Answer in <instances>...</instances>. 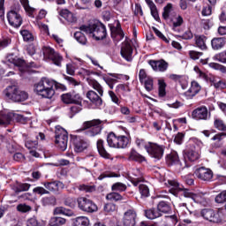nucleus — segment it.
<instances>
[{
  "instance_id": "f257e3e1",
  "label": "nucleus",
  "mask_w": 226,
  "mask_h": 226,
  "mask_svg": "<svg viewBox=\"0 0 226 226\" xmlns=\"http://www.w3.org/2000/svg\"><path fill=\"white\" fill-rule=\"evenodd\" d=\"M54 86H56V89L66 91V87H64V85L56 84V81L48 78H42L37 84H35L34 91L39 96L50 100V98L56 94Z\"/></svg>"
},
{
  "instance_id": "f03ea898",
  "label": "nucleus",
  "mask_w": 226,
  "mask_h": 226,
  "mask_svg": "<svg viewBox=\"0 0 226 226\" xmlns=\"http://www.w3.org/2000/svg\"><path fill=\"white\" fill-rule=\"evenodd\" d=\"M54 86H56V89L66 91V87H64V85L56 84V81L48 78H42L37 84H35L34 91L39 96L50 100V98L56 94Z\"/></svg>"
},
{
  "instance_id": "7ed1b4c3",
  "label": "nucleus",
  "mask_w": 226,
  "mask_h": 226,
  "mask_svg": "<svg viewBox=\"0 0 226 226\" xmlns=\"http://www.w3.org/2000/svg\"><path fill=\"white\" fill-rule=\"evenodd\" d=\"M107 143L109 147L126 149L132 144V137L129 132H126L125 135H117L111 132L107 136Z\"/></svg>"
},
{
  "instance_id": "20e7f679",
  "label": "nucleus",
  "mask_w": 226,
  "mask_h": 226,
  "mask_svg": "<svg viewBox=\"0 0 226 226\" xmlns=\"http://www.w3.org/2000/svg\"><path fill=\"white\" fill-rule=\"evenodd\" d=\"M80 31L90 34L92 38H94L97 41L100 40H105L107 38V27L102 22L94 23L92 25H82L79 27Z\"/></svg>"
},
{
  "instance_id": "39448f33",
  "label": "nucleus",
  "mask_w": 226,
  "mask_h": 226,
  "mask_svg": "<svg viewBox=\"0 0 226 226\" xmlns=\"http://www.w3.org/2000/svg\"><path fill=\"white\" fill-rule=\"evenodd\" d=\"M102 123L103 122L100 119L86 121L83 123L81 130L85 132V135L87 137H96V135H100L102 130H103Z\"/></svg>"
},
{
  "instance_id": "423d86ee",
  "label": "nucleus",
  "mask_w": 226,
  "mask_h": 226,
  "mask_svg": "<svg viewBox=\"0 0 226 226\" xmlns=\"http://www.w3.org/2000/svg\"><path fill=\"white\" fill-rule=\"evenodd\" d=\"M200 215L204 220L211 223H222L225 218V210L220 208L217 212L211 208H204L201 210Z\"/></svg>"
},
{
  "instance_id": "0eeeda50",
  "label": "nucleus",
  "mask_w": 226,
  "mask_h": 226,
  "mask_svg": "<svg viewBox=\"0 0 226 226\" xmlns=\"http://www.w3.org/2000/svg\"><path fill=\"white\" fill-rule=\"evenodd\" d=\"M4 94L12 102H26L29 98L27 92L19 89L16 86H10L4 91Z\"/></svg>"
},
{
  "instance_id": "6e6552de",
  "label": "nucleus",
  "mask_w": 226,
  "mask_h": 226,
  "mask_svg": "<svg viewBox=\"0 0 226 226\" xmlns=\"http://www.w3.org/2000/svg\"><path fill=\"white\" fill-rule=\"evenodd\" d=\"M55 144L60 151H66L68 147V132L62 127L56 128Z\"/></svg>"
},
{
  "instance_id": "1a4fd4ad",
  "label": "nucleus",
  "mask_w": 226,
  "mask_h": 226,
  "mask_svg": "<svg viewBox=\"0 0 226 226\" xmlns=\"http://www.w3.org/2000/svg\"><path fill=\"white\" fill-rule=\"evenodd\" d=\"M9 62L14 64V66H18L21 75H24L25 73H31V68H36V64H34V62L27 64L26 63V60L17 56H10Z\"/></svg>"
},
{
  "instance_id": "9d476101",
  "label": "nucleus",
  "mask_w": 226,
  "mask_h": 226,
  "mask_svg": "<svg viewBox=\"0 0 226 226\" xmlns=\"http://www.w3.org/2000/svg\"><path fill=\"white\" fill-rule=\"evenodd\" d=\"M15 119L17 123H26L27 118L23 115H19L17 113L10 112V113H0V126H8V124H11V121Z\"/></svg>"
},
{
  "instance_id": "9b49d317",
  "label": "nucleus",
  "mask_w": 226,
  "mask_h": 226,
  "mask_svg": "<svg viewBox=\"0 0 226 226\" xmlns=\"http://www.w3.org/2000/svg\"><path fill=\"white\" fill-rule=\"evenodd\" d=\"M77 202L79 209L84 213H96V211H98L96 203L86 197L78 198Z\"/></svg>"
},
{
  "instance_id": "f8f14e48",
  "label": "nucleus",
  "mask_w": 226,
  "mask_h": 226,
  "mask_svg": "<svg viewBox=\"0 0 226 226\" xmlns=\"http://www.w3.org/2000/svg\"><path fill=\"white\" fill-rule=\"evenodd\" d=\"M71 146H73L76 153H82L89 147V143L80 136L71 135Z\"/></svg>"
},
{
  "instance_id": "ddd939ff",
  "label": "nucleus",
  "mask_w": 226,
  "mask_h": 226,
  "mask_svg": "<svg viewBox=\"0 0 226 226\" xmlns=\"http://www.w3.org/2000/svg\"><path fill=\"white\" fill-rule=\"evenodd\" d=\"M42 53L44 57H48L50 59L54 64L56 66H61V63L63 61V56L59 55V53L56 52L54 49L45 46L42 48Z\"/></svg>"
},
{
  "instance_id": "4468645a",
  "label": "nucleus",
  "mask_w": 226,
  "mask_h": 226,
  "mask_svg": "<svg viewBox=\"0 0 226 226\" xmlns=\"http://www.w3.org/2000/svg\"><path fill=\"white\" fill-rule=\"evenodd\" d=\"M164 151L163 146H160L156 143L148 142V147H147V152L152 158H154V160H162Z\"/></svg>"
},
{
  "instance_id": "2eb2a0df",
  "label": "nucleus",
  "mask_w": 226,
  "mask_h": 226,
  "mask_svg": "<svg viewBox=\"0 0 226 226\" xmlns=\"http://www.w3.org/2000/svg\"><path fill=\"white\" fill-rule=\"evenodd\" d=\"M7 19L10 26L15 27V29H19V27H20V26H22V23L24 22V20L22 19V16L13 10H11L7 13Z\"/></svg>"
},
{
  "instance_id": "dca6fc26",
  "label": "nucleus",
  "mask_w": 226,
  "mask_h": 226,
  "mask_svg": "<svg viewBox=\"0 0 226 226\" xmlns=\"http://www.w3.org/2000/svg\"><path fill=\"white\" fill-rule=\"evenodd\" d=\"M192 117L196 121H207V119H209L210 117L209 111L207 110V107L200 106L196 108L192 112Z\"/></svg>"
},
{
  "instance_id": "f3484780",
  "label": "nucleus",
  "mask_w": 226,
  "mask_h": 226,
  "mask_svg": "<svg viewBox=\"0 0 226 226\" xmlns=\"http://www.w3.org/2000/svg\"><path fill=\"white\" fill-rule=\"evenodd\" d=\"M61 100L63 103L70 105L72 103H80L82 102V97H80V94L75 92H69L66 94H63L61 95Z\"/></svg>"
},
{
  "instance_id": "a211bd4d",
  "label": "nucleus",
  "mask_w": 226,
  "mask_h": 226,
  "mask_svg": "<svg viewBox=\"0 0 226 226\" xmlns=\"http://www.w3.org/2000/svg\"><path fill=\"white\" fill-rule=\"evenodd\" d=\"M137 212L133 209H129L124 214L123 225L135 226L137 225Z\"/></svg>"
},
{
  "instance_id": "6ab92c4d",
  "label": "nucleus",
  "mask_w": 226,
  "mask_h": 226,
  "mask_svg": "<svg viewBox=\"0 0 226 226\" xmlns=\"http://www.w3.org/2000/svg\"><path fill=\"white\" fill-rule=\"evenodd\" d=\"M194 176L201 181H211L213 179V171L209 169L201 167L194 171Z\"/></svg>"
},
{
  "instance_id": "aec40b11",
  "label": "nucleus",
  "mask_w": 226,
  "mask_h": 226,
  "mask_svg": "<svg viewBox=\"0 0 226 226\" xmlns=\"http://www.w3.org/2000/svg\"><path fill=\"white\" fill-rule=\"evenodd\" d=\"M129 181L133 185V186H139V183H144V176L139 169L132 170L128 174Z\"/></svg>"
},
{
  "instance_id": "412c9836",
  "label": "nucleus",
  "mask_w": 226,
  "mask_h": 226,
  "mask_svg": "<svg viewBox=\"0 0 226 226\" xmlns=\"http://www.w3.org/2000/svg\"><path fill=\"white\" fill-rule=\"evenodd\" d=\"M120 54L125 61H132V56L133 54V48H132V44L128 41L123 42Z\"/></svg>"
},
{
  "instance_id": "4be33fe9",
  "label": "nucleus",
  "mask_w": 226,
  "mask_h": 226,
  "mask_svg": "<svg viewBox=\"0 0 226 226\" xmlns=\"http://www.w3.org/2000/svg\"><path fill=\"white\" fill-rule=\"evenodd\" d=\"M148 64L154 72H167V68H169V63L165 60H149Z\"/></svg>"
},
{
  "instance_id": "5701e85b",
  "label": "nucleus",
  "mask_w": 226,
  "mask_h": 226,
  "mask_svg": "<svg viewBox=\"0 0 226 226\" xmlns=\"http://www.w3.org/2000/svg\"><path fill=\"white\" fill-rule=\"evenodd\" d=\"M166 185L170 188V193H172L175 197H177V195L183 192V185H179L176 180H168Z\"/></svg>"
},
{
  "instance_id": "b1692460",
  "label": "nucleus",
  "mask_w": 226,
  "mask_h": 226,
  "mask_svg": "<svg viewBox=\"0 0 226 226\" xmlns=\"http://www.w3.org/2000/svg\"><path fill=\"white\" fill-rule=\"evenodd\" d=\"M200 158V154H199V152L190 149L184 152V159H185V167H188V163L186 161L189 162H197Z\"/></svg>"
},
{
  "instance_id": "393cba45",
  "label": "nucleus",
  "mask_w": 226,
  "mask_h": 226,
  "mask_svg": "<svg viewBox=\"0 0 226 226\" xmlns=\"http://www.w3.org/2000/svg\"><path fill=\"white\" fill-rule=\"evenodd\" d=\"M144 216L147 218V220H156V218H162V214L160 210H158V207H150L144 210Z\"/></svg>"
},
{
  "instance_id": "a878e982",
  "label": "nucleus",
  "mask_w": 226,
  "mask_h": 226,
  "mask_svg": "<svg viewBox=\"0 0 226 226\" xmlns=\"http://www.w3.org/2000/svg\"><path fill=\"white\" fill-rule=\"evenodd\" d=\"M87 98L93 103V105H95V107H102L103 101L102 100V97L96 94V92L90 90L87 93Z\"/></svg>"
},
{
  "instance_id": "bb28decb",
  "label": "nucleus",
  "mask_w": 226,
  "mask_h": 226,
  "mask_svg": "<svg viewBox=\"0 0 226 226\" xmlns=\"http://www.w3.org/2000/svg\"><path fill=\"white\" fill-rule=\"evenodd\" d=\"M37 140H32L29 139H25V146L27 149H34L35 147H38V140H45V134L43 132H39V134L36 136Z\"/></svg>"
},
{
  "instance_id": "cd10ccee",
  "label": "nucleus",
  "mask_w": 226,
  "mask_h": 226,
  "mask_svg": "<svg viewBox=\"0 0 226 226\" xmlns=\"http://www.w3.org/2000/svg\"><path fill=\"white\" fill-rule=\"evenodd\" d=\"M96 146L98 153L102 158H105V160H110V158H112V155H110V154L105 149V142L103 139H98Z\"/></svg>"
},
{
  "instance_id": "c85d7f7f",
  "label": "nucleus",
  "mask_w": 226,
  "mask_h": 226,
  "mask_svg": "<svg viewBox=\"0 0 226 226\" xmlns=\"http://www.w3.org/2000/svg\"><path fill=\"white\" fill-rule=\"evenodd\" d=\"M166 163L169 166L171 165H183L181 164V161H179V155L177 152L172 151L170 154L166 156Z\"/></svg>"
},
{
  "instance_id": "c756f323",
  "label": "nucleus",
  "mask_w": 226,
  "mask_h": 226,
  "mask_svg": "<svg viewBox=\"0 0 226 226\" xmlns=\"http://www.w3.org/2000/svg\"><path fill=\"white\" fill-rule=\"evenodd\" d=\"M157 209L162 216H163V215H170V213H172V207L170 206V203L164 200L160 201L157 204Z\"/></svg>"
},
{
  "instance_id": "7c9ffc66",
  "label": "nucleus",
  "mask_w": 226,
  "mask_h": 226,
  "mask_svg": "<svg viewBox=\"0 0 226 226\" xmlns=\"http://www.w3.org/2000/svg\"><path fill=\"white\" fill-rule=\"evenodd\" d=\"M211 45H212L213 50H220V49H223L224 45H226V38L215 37L212 39Z\"/></svg>"
},
{
  "instance_id": "2f4dec72",
  "label": "nucleus",
  "mask_w": 226,
  "mask_h": 226,
  "mask_svg": "<svg viewBox=\"0 0 226 226\" xmlns=\"http://www.w3.org/2000/svg\"><path fill=\"white\" fill-rule=\"evenodd\" d=\"M174 11V5L172 4H167L166 6L163 7V11H162V19L164 20H170V17H174L176 15V12Z\"/></svg>"
},
{
  "instance_id": "473e14b6",
  "label": "nucleus",
  "mask_w": 226,
  "mask_h": 226,
  "mask_svg": "<svg viewBox=\"0 0 226 226\" xmlns=\"http://www.w3.org/2000/svg\"><path fill=\"white\" fill-rule=\"evenodd\" d=\"M147 6L150 8L151 15L157 22L160 20V14H158V8L153 0H145Z\"/></svg>"
},
{
  "instance_id": "72a5a7b5",
  "label": "nucleus",
  "mask_w": 226,
  "mask_h": 226,
  "mask_svg": "<svg viewBox=\"0 0 226 226\" xmlns=\"http://www.w3.org/2000/svg\"><path fill=\"white\" fill-rule=\"evenodd\" d=\"M87 81L91 87L99 93L100 96H103V87H102L98 81L91 78H87Z\"/></svg>"
},
{
  "instance_id": "f704fd0d",
  "label": "nucleus",
  "mask_w": 226,
  "mask_h": 226,
  "mask_svg": "<svg viewBox=\"0 0 226 226\" xmlns=\"http://www.w3.org/2000/svg\"><path fill=\"white\" fill-rule=\"evenodd\" d=\"M207 40V37L205 35H198L195 37V43L198 49H200V50H207V46L206 45V41Z\"/></svg>"
},
{
  "instance_id": "c9c22d12",
  "label": "nucleus",
  "mask_w": 226,
  "mask_h": 226,
  "mask_svg": "<svg viewBox=\"0 0 226 226\" xmlns=\"http://www.w3.org/2000/svg\"><path fill=\"white\" fill-rule=\"evenodd\" d=\"M200 89H202V87H200L199 82L192 81L191 87L189 88L187 93H191L192 94L190 96L191 98H193L196 94H199V93H200Z\"/></svg>"
},
{
  "instance_id": "e433bc0d",
  "label": "nucleus",
  "mask_w": 226,
  "mask_h": 226,
  "mask_svg": "<svg viewBox=\"0 0 226 226\" xmlns=\"http://www.w3.org/2000/svg\"><path fill=\"white\" fill-rule=\"evenodd\" d=\"M42 185L48 192H57V190H59V186H61V182H44Z\"/></svg>"
},
{
  "instance_id": "4c0bfd02",
  "label": "nucleus",
  "mask_w": 226,
  "mask_h": 226,
  "mask_svg": "<svg viewBox=\"0 0 226 226\" xmlns=\"http://www.w3.org/2000/svg\"><path fill=\"white\" fill-rule=\"evenodd\" d=\"M129 160L132 161V162H146V157H144L143 155H140V154H139L135 149H132L130 155H129Z\"/></svg>"
},
{
  "instance_id": "58836bf2",
  "label": "nucleus",
  "mask_w": 226,
  "mask_h": 226,
  "mask_svg": "<svg viewBox=\"0 0 226 226\" xmlns=\"http://www.w3.org/2000/svg\"><path fill=\"white\" fill-rule=\"evenodd\" d=\"M170 22L172 23L173 29H176V27H181L183 26L185 20L183 19V17L180 15L175 14L173 17H170Z\"/></svg>"
},
{
  "instance_id": "ea45409f",
  "label": "nucleus",
  "mask_w": 226,
  "mask_h": 226,
  "mask_svg": "<svg viewBox=\"0 0 226 226\" xmlns=\"http://www.w3.org/2000/svg\"><path fill=\"white\" fill-rule=\"evenodd\" d=\"M53 213L54 215H64L65 216H73L74 215L73 211L64 208V207H56Z\"/></svg>"
},
{
  "instance_id": "a19ab883",
  "label": "nucleus",
  "mask_w": 226,
  "mask_h": 226,
  "mask_svg": "<svg viewBox=\"0 0 226 226\" xmlns=\"http://www.w3.org/2000/svg\"><path fill=\"white\" fill-rule=\"evenodd\" d=\"M89 219L86 216H79L73 219V226H88Z\"/></svg>"
},
{
  "instance_id": "79ce46f5",
  "label": "nucleus",
  "mask_w": 226,
  "mask_h": 226,
  "mask_svg": "<svg viewBox=\"0 0 226 226\" xmlns=\"http://www.w3.org/2000/svg\"><path fill=\"white\" fill-rule=\"evenodd\" d=\"M20 3L24 7L25 11H26V13L28 14V16L34 18V15L33 14L34 13V11H36V9L30 7L29 0H20Z\"/></svg>"
},
{
  "instance_id": "37998d69",
  "label": "nucleus",
  "mask_w": 226,
  "mask_h": 226,
  "mask_svg": "<svg viewBox=\"0 0 226 226\" xmlns=\"http://www.w3.org/2000/svg\"><path fill=\"white\" fill-rule=\"evenodd\" d=\"M82 110V101L80 103H74V106L70 108L69 117L72 119L75 115Z\"/></svg>"
},
{
  "instance_id": "c03bdc74",
  "label": "nucleus",
  "mask_w": 226,
  "mask_h": 226,
  "mask_svg": "<svg viewBox=\"0 0 226 226\" xmlns=\"http://www.w3.org/2000/svg\"><path fill=\"white\" fill-rule=\"evenodd\" d=\"M42 206H56L57 204V200L56 196L44 197L41 199Z\"/></svg>"
},
{
  "instance_id": "a18cd8bd",
  "label": "nucleus",
  "mask_w": 226,
  "mask_h": 226,
  "mask_svg": "<svg viewBox=\"0 0 226 226\" xmlns=\"http://www.w3.org/2000/svg\"><path fill=\"white\" fill-rule=\"evenodd\" d=\"M60 17H63V19H65L67 22H73V13L70 12L67 9H64L59 12Z\"/></svg>"
},
{
  "instance_id": "49530a36",
  "label": "nucleus",
  "mask_w": 226,
  "mask_h": 226,
  "mask_svg": "<svg viewBox=\"0 0 226 226\" xmlns=\"http://www.w3.org/2000/svg\"><path fill=\"white\" fill-rule=\"evenodd\" d=\"M158 86H159V96L160 98H163L165 94H167V92L165 91L167 87V84L165 83V80L159 79Z\"/></svg>"
},
{
  "instance_id": "de8ad7c7",
  "label": "nucleus",
  "mask_w": 226,
  "mask_h": 226,
  "mask_svg": "<svg viewBox=\"0 0 226 226\" xmlns=\"http://www.w3.org/2000/svg\"><path fill=\"white\" fill-rule=\"evenodd\" d=\"M107 200H111V202H117L118 200H123V196L119 192H110L106 196Z\"/></svg>"
},
{
  "instance_id": "09e8293b",
  "label": "nucleus",
  "mask_w": 226,
  "mask_h": 226,
  "mask_svg": "<svg viewBox=\"0 0 226 226\" xmlns=\"http://www.w3.org/2000/svg\"><path fill=\"white\" fill-rule=\"evenodd\" d=\"M116 93L117 94H124V93H130V87L126 84H119L116 87Z\"/></svg>"
},
{
  "instance_id": "8fccbe9b",
  "label": "nucleus",
  "mask_w": 226,
  "mask_h": 226,
  "mask_svg": "<svg viewBox=\"0 0 226 226\" xmlns=\"http://www.w3.org/2000/svg\"><path fill=\"white\" fill-rule=\"evenodd\" d=\"M78 188L80 192H86V193L96 192V185H80Z\"/></svg>"
},
{
  "instance_id": "3c124183",
  "label": "nucleus",
  "mask_w": 226,
  "mask_h": 226,
  "mask_svg": "<svg viewBox=\"0 0 226 226\" xmlns=\"http://www.w3.org/2000/svg\"><path fill=\"white\" fill-rule=\"evenodd\" d=\"M194 72L198 73L200 79H203V80H206V82H213V78H209L206 72H202L199 67H194Z\"/></svg>"
},
{
  "instance_id": "603ef678",
  "label": "nucleus",
  "mask_w": 226,
  "mask_h": 226,
  "mask_svg": "<svg viewBox=\"0 0 226 226\" xmlns=\"http://www.w3.org/2000/svg\"><path fill=\"white\" fill-rule=\"evenodd\" d=\"M111 38L116 45H117L124 38V32H111Z\"/></svg>"
},
{
  "instance_id": "864d4df0",
  "label": "nucleus",
  "mask_w": 226,
  "mask_h": 226,
  "mask_svg": "<svg viewBox=\"0 0 226 226\" xmlns=\"http://www.w3.org/2000/svg\"><path fill=\"white\" fill-rule=\"evenodd\" d=\"M139 191L142 198L149 197V187L144 184L139 185Z\"/></svg>"
},
{
  "instance_id": "5fc2aeb1",
  "label": "nucleus",
  "mask_w": 226,
  "mask_h": 226,
  "mask_svg": "<svg viewBox=\"0 0 226 226\" xmlns=\"http://www.w3.org/2000/svg\"><path fill=\"white\" fill-rule=\"evenodd\" d=\"M74 38L81 45H86V43H87V39L86 38V35L82 34V32L74 33Z\"/></svg>"
},
{
  "instance_id": "6e6d98bb",
  "label": "nucleus",
  "mask_w": 226,
  "mask_h": 226,
  "mask_svg": "<svg viewBox=\"0 0 226 226\" xmlns=\"http://www.w3.org/2000/svg\"><path fill=\"white\" fill-rule=\"evenodd\" d=\"M208 66L213 70H217L218 72H221V73H223L224 75H226L225 65L220 64L218 63H210L208 64Z\"/></svg>"
},
{
  "instance_id": "4d7b16f0",
  "label": "nucleus",
  "mask_w": 226,
  "mask_h": 226,
  "mask_svg": "<svg viewBox=\"0 0 226 226\" xmlns=\"http://www.w3.org/2000/svg\"><path fill=\"white\" fill-rule=\"evenodd\" d=\"M20 34L23 36L24 41H34V36L28 30H20Z\"/></svg>"
},
{
  "instance_id": "13d9d810",
  "label": "nucleus",
  "mask_w": 226,
  "mask_h": 226,
  "mask_svg": "<svg viewBox=\"0 0 226 226\" xmlns=\"http://www.w3.org/2000/svg\"><path fill=\"white\" fill-rule=\"evenodd\" d=\"M126 185L120 182H117L111 186L112 192H126Z\"/></svg>"
},
{
  "instance_id": "bf43d9fd",
  "label": "nucleus",
  "mask_w": 226,
  "mask_h": 226,
  "mask_svg": "<svg viewBox=\"0 0 226 226\" xmlns=\"http://www.w3.org/2000/svg\"><path fill=\"white\" fill-rule=\"evenodd\" d=\"M50 223L52 226H62L66 223V219L63 217H53L50 220Z\"/></svg>"
},
{
  "instance_id": "052dcab7",
  "label": "nucleus",
  "mask_w": 226,
  "mask_h": 226,
  "mask_svg": "<svg viewBox=\"0 0 226 226\" xmlns=\"http://www.w3.org/2000/svg\"><path fill=\"white\" fill-rule=\"evenodd\" d=\"M215 128L217 130H220V132H226V125L225 123H223V120L217 118L214 122Z\"/></svg>"
},
{
  "instance_id": "680f3d73",
  "label": "nucleus",
  "mask_w": 226,
  "mask_h": 226,
  "mask_svg": "<svg viewBox=\"0 0 226 226\" xmlns=\"http://www.w3.org/2000/svg\"><path fill=\"white\" fill-rule=\"evenodd\" d=\"M213 59L214 61H218L219 63L226 64V50L215 55Z\"/></svg>"
},
{
  "instance_id": "e2e57ef3",
  "label": "nucleus",
  "mask_w": 226,
  "mask_h": 226,
  "mask_svg": "<svg viewBox=\"0 0 226 226\" xmlns=\"http://www.w3.org/2000/svg\"><path fill=\"white\" fill-rule=\"evenodd\" d=\"M33 193H35V195H49L50 192L41 186H37L33 189Z\"/></svg>"
},
{
  "instance_id": "0e129e2a",
  "label": "nucleus",
  "mask_w": 226,
  "mask_h": 226,
  "mask_svg": "<svg viewBox=\"0 0 226 226\" xmlns=\"http://www.w3.org/2000/svg\"><path fill=\"white\" fill-rule=\"evenodd\" d=\"M213 86L215 89H226V82L223 80L215 81V79H212Z\"/></svg>"
},
{
  "instance_id": "69168bd1",
  "label": "nucleus",
  "mask_w": 226,
  "mask_h": 226,
  "mask_svg": "<svg viewBox=\"0 0 226 226\" xmlns=\"http://www.w3.org/2000/svg\"><path fill=\"white\" fill-rule=\"evenodd\" d=\"M26 226H43V222H38L37 218L32 217L26 221Z\"/></svg>"
},
{
  "instance_id": "338daca9",
  "label": "nucleus",
  "mask_w": 226,
  "mask_h": 226,
  "mask_svg": "<svg viewBox=\"0 0 226 226\" xmlns=\"http://www.w3.org/2000/svg\"><path fill=\"white\" fill-rule=\"evenodd\" d=\"M215 202L217 204H223V202H226V191H222L215 197Z\"/></svg>"
},
{
  "instance_id": "774afa93",
  "label": "nucleus",
  "mask_w": 226,
  "mask_h": 226,
  "mask_svg": "<svg viewBox=\"0 0 226 226\" xmlns=\"http://www.w3.org/2000/svg\"><path fill=\"white\" fill-rule=\"evenodd\" d=\"M104 81L109 88L114 89V85L117 84V79L110 77H104Z\"/></svg>"
}]
</instances>
